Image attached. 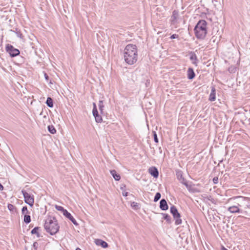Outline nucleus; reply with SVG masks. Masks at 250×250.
I'll return each instance as SVG.
<instances>
[{
	"instance_id": "c9c22d12",
	"label": "nucleus",
	"mask_w": 250,
	"mask_h": 250,
	"mask_svg": "<svg viewBox=\"0 0 250 250\" xmlns=\"http://www.w3.org/2000/svg\"><path fill=\"white\" fill-rule=\"evenodd\" d=\"M128 192H126L124 190L123 191V193H122V194L124 196H127L128 195Z\"/></svg>"
},
{
	"instance_id": "dca6fc26",
	"label": "nucleus",
	"mask_w": 250,
	"mask_h": 250,
	"mask_svg": "<svg viewBox=\"0 0 250 250\" xmlns=\"http://www.w3.org/2000/svg\"><path fill=\"white\" fill-rule=\"evenodd\" d=\"M110 174L112 175L114 179L116 181H119L121 179L120 175L117 173V171L113 169L110 171Z\"/></svg>"
},
{
	"instance_id": "0eeeda50",
	"label": "nucleus",
	"mask_w": 250,
	"mask_h": 250,
	"mask_svg": "<svg viewBox=\"0 0 250 250\" xmlns=\"http://www.w3.org/2000/svg\"><path fill=\"white\" fill-rule=\"evenodd\" d=\"M21 192L24 197L25 203L29 205L31 207H32L34 203V196L30 194L24 190H22Z\"/></svg>"
},
{
	"instance_id": "72a5a7b5",
	"label": "nucleus",
	"mask_w": 250,
	"mask_h": 250,
	"mask_svg": "<svg viewBox=\"0 0 250 250\" xmlns=\"http://www.w3.org/2000/svg\"><path fill=\"white\" fill-rule=\"evenodd\" d=\"M179 37L178 35L177 34H173L171 36H170V38L171 39H176V38H178Z\"/></svg>"
},
{
	"instance_id": "cd10ccee",
	"label": "nucleus",
	"mask_w": 250,
	"mask_h": 250,
	"mask_svg": "<svg viewBox=\"0 0 250 250\" xmlns=\"http://www.w3.org/2000/svg\"><path fill=\"white\" fill-rule=\"evenodd\" d=\"M55 208L58 210L62 211L63 214H64V211H65V210H67L66 209H64L62 207L58 205H55Z\"/></svg>"
},
{
	"instance_id": "9b49d317",
	"label": "nucleus",
	"mask_w": 250,
	"mask_h": 250,
	"mask_svg": "<svg viewBox=\"0 0 250 250\" xmlns=\"http://www.w3.org/2000/svg\"><path fill=\"white\" fill-rule=\"evenodd\" d=\"M149 173L154 178H157L159 176V171L158 169L155 167H152L148 169Z\"/></svg>"
},
{
	"instance_id": "1a4fd4ad",
	"label": "nucleus",
	"mask_w": 250,
	"mask_h": 250,
	"mask_svg": "<svg viewBox=\"0 0 250 250\" xmlns=\"http://www.w3.org/2000/svg\"><path fill=\"white\" fill-rule=\"evenodd\" d=\"M63 215L68 218L69 220H70L74 225L77 226H78V223L75 220V219L72 216L70 213H69L67 210H65L63 214Z\"/></svg>"
},
{
	"instance_id": "79ce46f5",
	"label": "nucleus",
	"mask_w": 250,
	"mask_h": 250,
	"mask_svg": "<svg viewBox=\"0 0 250 250\" xmlns=\"http://www.w3.org/2000/svg\"><path fill=\"white\" fill-rule=\"evenodd\" d=\"M222 161H223V160H221V161H220V162H219V163H221Z\"/></svg>"
},
{
	"instance_id": "4468645a",
	"label": "nucleus",
	"mask_w": 250,
	"mask_h": 250,
	"mask_svg": "<svg viewBox=\"0 0 250 250\" xmlns=\"http://www.w3.org/2000/svg\"><path fill=\"white\" fill-rule=\"evenodd\" d=\"M195 77V73L191 67L188 68L187 71V77L189 80H192Z\"/></svg>"
},
{
	"instance_id": "aec40b11",
	"label": "nucleus",
	"mask_w": 250,
	"mask_h": 250,
	"mask_svg": "<svg viewBox=\"0 0 250 250\" xmlns=\"http://www.w3.org/2000/svg\"><path fill=\"white\" fill-rule=\"evenodd\" d=\"M162 214L163 215V219L166 220V221L168 223H171V220L170 216L168 214L166 213H162Z\"/></svg>"
},
{
	"instance_id": "b1692460",
	"label": "nucleus",
	"mask_w": 250,
	"mask_h": 250,
	"mask_svg": "<svg viewBox=\"0 0 250 250\" xmlns=\"http://www.w3.org/2000/svg\"><path fill=\"white\" fill-rule=\"evenodd\" d=\"M17 35V37L21 39H22L23 36L20 30H19L18 28H16L15 29V30L13 31Z\"/></svg>"
},
{
	"instance_id": "4c0bfd02",
	"label": "nucleus",
	"mask_w": 250,
	"mask_h": 250,
	"mask_svg": "<svg viewBox=\"0 0 250 250\" xmlns=\"http://www.w3.org/2000/svg\"><path fill=\"white\" fill-rule=\"evenodd\" d=\"M44 78L46 80L49 79V76L47 75L46 73H44Z\"/></svg>"
},
{
	"instance_id": "6e6552de",
	"label": "nucleus",
	"mask_w": 250,
	"mask_h": 250,
	"mask_svg": "<svg viewBox=\"0 0 250 250\" xmlns=\"http://www.w3.org/2000/svg\"><path fill=\"white\" fill-rule=\"evenodd\" d=\"M179 11L176 10H174L172 12V14L171 16L170 21L171 24H176L177 23V20L179 18Z\"/></svg>"
},
{
	"instance_id": "f704fd0d",
	"label": "nucleus",
	"mask_w": 250,
	"mask_h": 250,
	"mask_svg": "<svg viewBox=\"0 0 250 250\" xmlns=\"http://www.w3.org/2000/svg\"><path fill=\"white\" fill-rule=\"evenodd\" d=\"M38 244L37 242H34V244H33V247L35 249V250H37V248H38Z\"/></svg>"
},
{
	"instance_id": "2eb2a0df",
	"label": "nucleus",
	"mask_w": 250,
	"mask_h": 250,
	"mask_svg": "<svg viewBox=\"0 0 250 250\" xmlns=\"http://www.w3.org/2000/svg\"><path fill=\"white\" fill-rule=\"evenodd\" d=\"M95 243L98 246H100L103 248H106L108 247V244L104 241H103L101 239H96Z\"/></svg>"
},
{
	"instance_id": "2f4dec72",
	"label": "nucleus",
	"mask_w": 250,
	"mask_h": 250,
	"mask_svg": "<svg viewBox=\"0 0 250 250\" xmlns=\"http://www.w3.org/2000/svg\"><path fill=\"white\" fill-rule=\"evenodd\" d=\"M93 110H92V113L97 112L98 110L97 108L96 104L95 103H93Z\"/></svg>"
},
{
	"instance_id": "f3484780",
	"label": "nucleus",
	"mask_w": 250,
	"mask_h": 250,
	"mask_svg": "<svg viewBox=\"0 0 250 250\" xmlns=\"http://www.w3.org/2000/svg\"><path fill=\"white\" fill-rule=\"evenodd\" d=\"M93 116L95 118V121L97 123H101L103 121L102 116L99 114L98 111L92 113Z\"/></svg>"
},
{
	"instance_id": "e433bc0d",
	"label": "nucleus",
	"mask_w": 250,
	"mask_h": 250,
	"mask_svg": "<svg viewBox=\"0 0 250 250\" xmlns=\"http://www.w3.org/2000/svg\"><path fill=\"white\" fill-rule=\"evenodd\" d=\"M235 69L234 68H232V67H229V71L230 72H234V70Z\"/></svg>"
},
{
	"instance_id": "412c9836",
	"label": "nucleus",
	"mask_w": 250,
	"mask_h": 250,
	"mask_svg": "<svg viewBox=\"0 0 250 250\" xmlns=\"http://www.w3.org/2000/svg\"><path fill=\"white\" fill-rule=\"evenodd\" d=\"M40 227H36L33 229H32L31 233L32 234H36L38 237L40 236V234L38 232Z\"/></svg>"
},
{
	"instance_id": "ea45409f",
	"label": "nucleus",
	"mask_w": 250,
	"mask_h": 250,
	"mask_svg": "<svg viewBox=\"0 0 250 250\" xmlns=\"http://www.w3.org/2000/svg\"><path fill=\"white\" fill-rule=\"evenodd\" d=\"M3 186L2 185V184L0 183V190H3Z\"/></svg>"
},
{
	"instance_id": "a878e982",
	"label": "nucleus",
	"mask_w": 250,
	"mask_h": 250,
	"mask_svg": "<svg viewBox=\"0 0 250 250\" xmlns=\"http://www.w3.org/2000/svg\"><path fill=\"white\" fill-rule=\"evenodd\" d=\"M21 213L23 215L29 214L30 212L28 210L27 207L26 206L23 207L21 209Z\"/></svg>"
},
{
	"instance_id": "4be33fe9",
	"label": "nucleus",
	"mask_w": 250,
	"mask_h": 250,
	"mask_svg": "<svg viewBox=\"0 0 250 250\" xmlns=\"http://www.w3.org/2000/svg\"><path fill=\"white\" fill-rule=\"evenodd\" d=\"M23 221L26 224H28L31 222V216L29 214L24 215Z\"/></svg>"
},
{
	"instance_id": "c85d7f7f",
	"label": "nucleus",
	"mask_w": 250,
	"mask_h": 250,
	"mask_svg": "<svg viewBox=\"0 0 250 250\" xmlns=\"http://www.w3.org/2000/svg\"><path fill=\"white\" fill-rule=\"evenodd\" d=\"M131 206L134 209H138L139 208V204L135 202H132L131 204Z\"/></svg>"
},
{
	"instance_id": "423d86ee",
	"label": "nucleus",
	"mask_w": 250,
	"mask_h": 250,
	"mask_svg": "<svg viewBox=\"0 0 250 250\" xmlns=\"http://www.w3.org/2000/svg\"><path fill=\"white\" fill-rule=\"evenodd\" d=\"M6 51L9 53L10 56L12 58L15 57L20 54V51L18 49L15 48L12 45L7 44L5 46Z\"/></svg>"
},
{
	"instance_id": "473e14b6",
	"label": "nucleus",
	"mask_w": 250,
	"mask_h": 250,
	"mask_svg": "<svg viewBox=\"0 0 250 250\" xmlns=\"http://www.w3.org/2000/svg\"><path fill=\"white\" fill-rule=\"evenodd\" d=\"M212 181L214 184H217L218 182V177L217 176L214 177L212 179Z\"/></svg>"
},
{
	"instance_id": "9d476101",
	"label": "nucleus",
	"mask_w": 250,
	"mask_h": 250,
	"mask_svg": "<svg viewBox=\"0 0 250 250\" xmlns=\"http://www.w3.org/2000/svg\"><path fill=\"white\" fill-rule=\"evenodd\" d=\"M190 60L192 61V63L193 64L197 66L198 65L199 60L197 58L196 55L194 52L192 51L190 52Z\"/></svg>"
},
{
	"instance_id": "bb28decb",
	"label": "nucleus",
	"mask_w": 250,
	"mask_h": 250,
	"mask_svg": "<svg viewBox=\"0 0 250 250\" xmlns=\"http://www.w3.org/2000/svg\"><path fill=\"white\" fill-rule=\"evenodd\" d=\"M161 194L160 192H157L154 196V202H157L160 198H161Z\"/></svg>"
},
{
	"instance_id": "f8f14e48",
	"label": "nucleus",
	"mask_w": 250,
	"mask_h": 250,
	"mask_svg": "<svg viewBox=\"0 0 250 250\" xmlns=\"http://www.w3.org/2000/svg\"><path fill=\"white\" fill-rule=\"evenodd\" d=\"M216 100V89L214 86L211 87V92L210 93L208 100L213 102Z\"/></svg>"
},
{
	"instance_id": "5701e85b",
	"label": "nucleus",
	"mask_w": 250,
	"mask_h": 250,
	"mask_svg": "<svg viewBox=\"0 0 250 250\" xmlns=\"http://www.w3.org/2000/svg\"><path fill=\"white\" fill-rule=\"evenodd\" d=\"M47 128L48 131L52 134H54L56 132V130L55 128L52 125H48Z\"/></svg>"
},
{
	"instance_id": "6ab92c4d",
	"label": "nucleus",
	"mask_w": 250,
	"mask_h": 250,
	"mask_svg": "<svg viewBox=\"0 0 250 250\" xmlns=\"http://www.w3.org/2000/svg\"><path fill=\"white\" fill-rule=\"evenodd\" d=\"M45 103L49 107L52 108L53 107V100L51 97H48L47 98Z\"/></svg>"
},
{
	"instance_id": "7ed1b4c3",
	"label": "nucleus",
	"mask_w": 250,
	"mask_h": 250,
	"mask_svg": "<svg viewBox=\"0 0 250 250\" xmlns=\"http://www.w3.org/2000/svg\"><path fill=\"white\" fill-rule=\"evenodd\" d=\"M44 227L46 231L50 235H53L59 230L60 226L55 217H50L45 222Z\"/></svg>"
},
{
	"instance_id": "f257e3e1",
	"label": "nucleus",
	"mask_w": 250,
	"mask_h": 250,
	"mask_svg": "<svg viewBox=\"0 0 250 250\" xmlns=\"http://www.w3.org/2000/svg\"><path fill=\"white\" fill-rule=\"evenodd\" d=\"M124 59L126 63L132 65L136 62L138 60L137 48L136 45L127 44L124 52Z\"/></svg>"
},
{
	"instance_id": "ddd939ff",
	"label": "nucleus",
	"mask_w": 250,
	"mask_h": 250,
	"mask_svg": "<svg viewBox=\"0 0 250 250\" xmlns=\"http://www.w3.org/2000/svg\"><path fill=\"white\" fill-rule=\"evenodd\" d=\"M160 208L162 210H167L168 208V206L167 201L165 199H162L160 202Z\"/></svg>"
},
{
	"instance_id": "20e7f679",
	"label": "nucleus",
	"mask_w": 250,
	"mask_h": 250,
	"mask_svg": "<svg viewBox=\"0 0 250 250\" xmlns=\"http://www.w3.org/2000/svg\"><path fill=\"white\" fill-rule=\"evenodd\" d=\"M176 175L177 179L180 183L184 185L189 191L194 192L195 190L191 188V186L189 185L186 180V179L183 177V172L180 170H177L176 171Z\"/></svg>"
},
{
	"instance_id": "393cba45",
	"label": "nucleus",
	"mask_w": 250,
	"mask_h": 250,
	"mask_svg": "<svg viewBox=\"0 0 250 250\" xmlns=\"http://www.w3.org/2000/svg\"><path fill=\"white\" fill-rule=\"evenodd\" d=\"M98 105H99V110L100 111L101 113L103 114V110H104V104H103V101H100L99 102Z\"/></svg>"
},
{
	"instance_id": "a19ab883",
	"label": "nucleus",
	"mask_w": 250,
	"mask_h": 250,
	"mask_svg": "<svg viewBox=\"0 0 250 250\" xmlns=\"http://www.w3.org/2000/svg\"><path fill=\"white\" fill-rule=\"evenodd\" d=\"M221 250H228V249H227L226 248H225L224 246H222Z\"/></svg>"
},
{
	"instance_id": "39448f33",
	"label": "nucleus",
	"mask_w": 250,
	"mask_h": 250,
	"mask_svg": "<svg viewBox=\"0 0 250 250\" xmlns=\"http://www.w3.org/2000/svg\"><path fill=\"white\" fill-rule=\"evenodd\" d=\"M170 213L173 215L174 219L175 220V224L176 225H180L182 223V220L181 219V215L178 211L176 207L172 205L170 208Z\"/></svg>"
},
{
	"instance_id": "7c9ffc66",
	"label": "nucleus",
	"mask_w": 250,
	"mask_h": 250,
	"mask_svg": "<svg viewBox=\"0 0 250 250\" xmlns=\"http://www.w3.org/2000/svg\"><path fill=\"white\" fill-rule=\"evenodd\" d=\"M7 207L8 209L11 211H13L15 209V207L11 204H8Z\"/></svg>"
},
{
	"instance_id": "c756f323",
	"label": "nucleus",
	"mask_w": 250,
	"mask_h": 250,
	"mask_svg": "<svg viewBox=\"0 0 250 250\" xmlns=\"http://www.w3.org/2000/svg\"><path fill=\"white\" fill-rule=\"evenodd\" d=\"M153 138H154V141L155 143H158L159 142L158 138L157 137V133L155 131L152 132Z\"/></svg>"
},
{
	"instance_id": "f03ea898",
	"label": "nucleus",
	"mask_w": 250,
	"mask_h": 250,
	"mask_svg": "<svg viewBox=\"0 0 250 250\" xmlns=\"http://www.w3.org/2000/svg\"><path fill=\"white\" fill-rule=\"evenodd\" d=\"M207 22L205 20H200L195 25L194 31L195 35L198 39L203 40L207 34Z\"/></svg>"
},
{
	"instance_id": "58836bf2",
	"label": "nucleus",
	"mask_w": 250,
	"mask_h": 250,
	"mask_svg": "<svg viewBox=\"0 0 250 250\" xmlns=\"http://www.w3.org/2000/svg\"><path fill=\"white\" fill-rule=\"evenodd\" d=\"M125 188V185H122L121 186V189H122L123 191Z\"/></svg>"
},
{
	"instance_id": "a211bd4d",
	"label": "nucleus",
	"mask_w": 250,
	"mask_h": 250,
	"mask_svg": "<svg viewBox=\"0 0 250 250\" xmlns=\"http://www.w3.org/2000/svg\"><path fill=\"white\" fill-rule=\"evenodd\" d=\"M228 210L231 213L240 212V209L237 206L230 207L228 208Z\"/></svg>"
}]
</instances>
